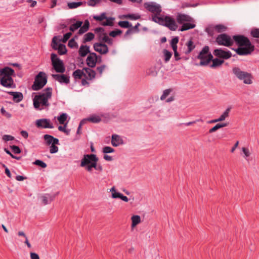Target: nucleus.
I'll use <instances>...</instances> for the list:
<instances>
[{"label":"nucleus","instance_id":"7","mask_svg":"<svg viewBox=\"0 0 259 259\" xmlns=\"http://www.w3.org/2000/svg\"><path fill=\"white\" fill-rule=\"evenodd\" d=\"M51 59L53 67L56 72L63 73L65 72V67L64 63L63 61L57 57L56 54L52 53L51 54Z\"/></svg>","mask_w":259,"mask_h":259},{"label":"nucleus","instance_id":"47","mask_svg":"<svg viewBox=\"0 0 259 259\" xmlns=\"http://www.w3.org/2000/svg\"><path fill=\"white\" fill-rule=\"evenodd\" d=\"M88 120L93 123H98L101 120V119L98 116H93L89 118Z\"/></svg>","mask_w":259,"mask_h":259},{"label":"nucleus","instance_id":"55","mask_svg":"<svg viewBox=\"0 0 259 259\" xmlns=\"http://www.w3.org/2000/svg\"><path fill=\"white\" fill-rule=\"evenodd\" d=\"M1 112L4 116H5L7 118H10L12 117V115L10 113L7 112L4 107H2L1 109Z\"/></svg>","mask_w":259,"mask_h":259},{"label":"nucleus","instance_id":"43","mask_svg":"<svg viewBox=\"0 0 259 259\" xmlns=\"http://www.w3.org/2000/svg\"><path fill=\"white\" fill-rule=\"evenodd\" d=\"M67 115L66 113H62L59 116H58L57 119L61 124H63L67 120Z\"/></svg>","mask_w":259,"mask_h":259},{"label":"nucleus","instance_id":"18","mask_svg":"<svg viewBox=\"0 0 259 259\" xmlns=\"http://www.w3.org/2000/svg\"><path fill=\"white\" fill-rule=\"evenodd\" d=\"M58 194V193L54 195H50L49 194H47L45 195H43L41 197L42 203L44 205H47L50 203L51 201H52L56 196V195Z\"/></svg>","mask_w":259,"mask_h":259},{"label":"nucleus","instance_id":"61","mask_svg":"<svg viewBox=\"0 0 259 259\" xmlns=\"http://www.w3.org/2000/svg\"><path fill=\"white\" fill-rule=\"evenodd\" d=\"M71 35H72V33L71 32H67V33H66V34H65L64 35L62 41L63 42H66L68 40V39L70 37Z\"/></svg>","mask_w":259,"mask_h":259},{"label":"nucleus","instance_id":"4","mask_svg":"<svg viewBox=\"0 0 259 259\" xmlns=\"http://www.w3.org/2000/svg\"><path fill=\"white\" fill-rule=\"evenodd\" d=\"M232 71L239 80H243L244 83L247 84L252 83V76L251 73L243 71L238 67H234Z\"/></svg>","mask_w":259,"mask_h":259},{"label":"nucleus","instance_id":"23","mask_svg":"<svg viewBox=\"0 0 259 259\" xmlns=\"http://www.w3.org/2000/svg\"><path fill=\"white\" fill-rule=\"evenodd\" d=\"M78 53L81 57H85L88 53H91L90 47L86 45H81L79 49Z\"/></svg>","mask_w":259,"mask_h":259},{"label":"nucleus","instance_id":"14","mask_svg":"<svg viewBox=\"0 0 259 259\" xmlns=\"http://www.w3.org/2000/svg\"><path fill=\"white\" fill-rule=\"evenodd\" d=\"M98 57L95 53H91L87 58V64L90 68H94L96 66L97 62Z\"/></svg>","mask_w":259,"mask_h":259},{"label":"nucleus","instance_id":"26","mask_svg":"<svg viewBox=\"0 0 259 259\" xmlns=\"http://www.w3.org/2000/svg\"><path fill=\"white\" fill-rule=\"evenodd\" d=\"M84 70L77 69L73 72L72 75L75 79H81L82 76H86Z\"/></svg>","mask_w":259,"mask_h":259},{"label":"nucleus","instance_id":"11","mask_svg":"<svg viewBox=\"0 0 259 259\" xmlns=\"http://www.w3.org/2000/svg\"><path fill=\"white\" fill-rule=\"evenodd\" d=\"M0 83L3 87L7 88L14 89L16 88V84L12 77L2 76L1 79Z\"/></svg>","mask_w":259,"mask_h":259},{"label":"nucleus","instance_id":"5","mask_svg":"<svg viewBox=\"0 0 259 259\" xmlns=\"http://www.w3.org/2000/svg\"><path fill=\"white\" fill-rule=\"evenodd\" d=\"M47 82V76L45 72H39L35 76L34 81L32 85L33 91H38L42 89Z\"/></svg>","mask_w":259,"mask_h":259},{"label":"nucleus","instance_id":"6","mask_svg":"<svg viewBox=\"0 0 259 259\" xmlns=\"http://www.w3.org/2000/svg\"><path fill=\"white\" fill-rule=\"evenodd\" d=\"M145 8L149 12L152 13V20L153 21V18L155 16L159 17L161 16L162 8L159 4L155 2H147L144 3Z\"/></svg>","mask_w":259,"mask_h":259},{"label":"nucleus","instance_id":"41","mask_svg":"<svg viewBox=\"0 0 259 259\" xmlns=\"http://www.w3.org/2000/svg\"><path fill=\"white\" fill-rule=\"evenodd\" d=\"M82 3V2L68 3L67 6L69 9H72L79 7Z\"/></svg>","mask_w":259,"mask_h":259},{"label":"nucleus","instance_id":"64","mask_svg":"<svg viewBox=\"0 0 259 259\" xmlns=\"http://www.w3.org/2000/svg\"><path fill=\"white\" fill-rule=\"evenodd\" d=\"M31 259H40L39 255L34 252H30V253Z\"/></svg>","mask_w":259,"mask_h":259},{"label":"nucleus","instance_id":"62","mask_svg":"<svg viewBox=\"0 0 259 259\" xmlns=\"http://www.w3.org/2000/svg\"><path fill=\"white\" fill-rule=\"evenodd\" d=\"M221 128L220 127V124L218 123V124H217L214 126H213L212 128H210L208 132L209 133H212L214 132H215L216 131H217L218 130Z\"/></svg>","mask_w":259,"mask_h":259},{"label":"nucleus","instance_id":"63","mask_svg":"<svg viewBox=\"0 0 259 259\" xmlns=\"http://www.w3.org/2000/svg\"><path fill=\"white\" fill-rule=\"evenodd\" d=\"M179 42V38L178 37H175L173 38L170 41L171 46H176Z\"/></svg>","mask_w":259,"mask_h":259},{"label":"nucleus","instance_id":"35","mask_svg":"<svg viewBox=\"0 0 259 259\" xmlns=\"http://www.w3.org/2000/svg\"><path fill=\"white\" fill-rule=\"evenodd\" d=\"M230 111V108H228L220 116V117L218 118V120L219 121H223L226 119V118H227L229 115V113Z\"/></svg>","mask_w":259,"mask_h":259},{"label":"nucleus","instance_id":"15","mask_svg":"<svg viewBox=\"0 0 259 259\" xmlns=\"http://www.w3.org/2000/svg\"><path fill=\"white\" fill-rule=\"evenodd\" d=\"M52 77L60 83L68 84L70 82L69 76L65 74H52Z\"/></svg>","mask_w":259,"mask_h":259},{"label":"nucleus","instance_id":"10","mask_svg":"<svg viewBox=\"0 0 259 259\" xmlns=\"http://www.w3.org/2000/svg\"><path fill=\"white\" fill-rule=\"evenodd\" d=\"M176 21L177 23L181 25L186 22H194L193 18L190 16L181 13L177 14Z\"/></svg>","mask_w":259,"mask_h":259},{"label":"nucleus","instance_id":"37","mask_svg":"<svg viewBox=\"0 0 259 259\" xmlns=\"http://www.w3.org/2000/svg\"><path fill=\"white\" fill-rule=\"evenodd\" d=\"M106 21L105 22H103L101 23V25L103 26H112L114 25L113 21L114 19L112 17H106Z\"/></svg>","mask_w":259,"mask_h":259},{"label":"nucleus","instance_id":"13","mask_svg":"<svg viewBox=\"0 0 259 259\" xmlns=\"http://www.w3.org/2000/svg\"><path fill=\"white\" fill-rule=\"evenodd\" d=\"M94 49L101 54H106L108 52V48L106 45L102 42H96L94 45Z\"/></svg>","mask_w":259,"mask_h":259},{"label":"nucleus","instance_id":"3","mask_svg":"<svg viewBox=\"0 0 259 259\" xmlns=\"http://www.w3.org/2000/svg\"><path fill=\"white\" fill-rule=\"evenodd\" d=\"M153 22L167 27L171 31H176L178 28L176 20L169 15H161L159 17L155 16Z\"/></svg>","mask_w":259,"mask_h":259},{"label":"nucleus","instance_id":"29","mask_svg":"<svg viewBox=\"0 0 259 259\" xmlns=\"http://www.w3.org/2000/svg\"><path fill=\"white\" fill-rule=\"evenodd\" d=\"M95 37V35L92 32H88L84 35L82 42L86 43L87 42L92 40Z\"/></svg>","mask_w":259,"mask_h":259},{"label":"nucleus","instance_id":"20","mask_svg":"<svg viewBox=\"0 0 259 259\" xmlns=\"http://www.w3.org/2000/svg\"><path fill=\"white\" fill-rule=\"evenodd\" d=\"M111 144L114 147H117L122 144H123V140L117 135H113L112 136Z\"/></svg>","mask_w":259,"mask_h":259},{"label":"nucleus","instance_id":"33","mask_svg":"<svg viewBox=\"0 0 259 259\" xmlns=\"http://www.w3.org/2000/svg\"><path fill=\"white\" fill-rule=\"evenodd\" d=\"M82 21H76V23L72 24L70 26L69 30L72 32H74L75 30L78 29L79 27H80L82 25Z\"/></svg>","mask_w":259,"mask_h":259},{"label":"nucleus","instance_id":"25","mask_svg":"<svg viewBox=\"0 0 259 259\" xmlns=\"http://www.w3.org/2000/svg\"><path fill=\"white\" fill-rule=\"evenodd\" d=\"M83 70H84L85 72V74L88 75L87 78L89 79H93L96 76V72L90 68H83Z\"/></svg>","mask_w":259,"mask_h":259},{"label":"nucleus","instance_id":"28","mask_svg":"<svg viewBox=\"0 0 259 259\" xmlns=\"http://www.w3.org/2000/svg\"><path fill=\"white\" fill-rule=\"evenodd\" d=\"M207 58L206 59L205 61H200V63H199V65L200 66H206L211 61H212V60L214 59H213V56L212 55V54L210 53H208L207 54Z\"/></svg>","mask_w":259,"mask_h":259},{"label":"nucleus","instance_id":"16","mask_svg":"<svg viewBox=\"0 0 259 259\" xmlns=\"http://www.w3.org/2000/svg\"><path fill=\"white\" fill-rule=\"evenodd\" d=\"M209 48L206 46L203 48L197 56V58L200 60V61H205L207 58V54L209 53Z\"/></svg>","mask_w":259,"mask_h":259},{"label":"nucleus","instance_id":"54","mask_svg":"<svg viewBox=\"0 0 259 259\" xmlns=\"http://www.w3.org/2000/svg\"><path fill=\"white\" fill-rule=\"evenodd\" d=\"M66 124L67 123H66L63 126H59L58 127V130L61 131V132H64V133H65L67 135H68L70 133V130H66Z\"/></svg>","mask_w":259,"mask_h":259},{"label":"nucleus","instance_id":"31","mask_svg":"<svg viewBox=\"0 0 259 259\" xmlns=\"http://www.w3.org/2000/svg\"><path fill=\"white\" fill-rule=\"evenodd\" d=\"M132 227H135L136 226H137L138 224L140 223L141 222V218L139 215H133L132 218Z\"/></svg>","mask_w":259,"mask_h":259},{"label":"nucleus","instance_id":"19","mask_svg":"<svg viewBox=\"0 0 259 259\" xmlns=\"http://www.w3.org/2000/svg\"><path fill=\"white\" fill-rule=\"evenodd\" d=\"M8 94L13 97L14 101L17 103L20 102L23 99V94L21 92H9Z\"/></svg>","mask_w":259,"mask_h":259},{"label":"nucleus","instance_id":"9","mask_svg":"<svg viewBox=\"0 0 259 259\" xmlns=\"http://www.w3.org/2000/svg\"><path fill=\"white\" fill-rule=\"evenodd\" d=\"M213 54L215 56L223 60H227L232 56L230 51L225 50L221 48L215 49L213 52Z\"/></svg>","mask_w":259,"mask_h":259},{"label":"nucleus","instance_id":"56","mask_svg":"<svg viewBox=\"0 0 259 259\" xmlns=\"http://www.w3.org/2000/svg\"><path fill=\"white\" fill-rule=\"evenodd\" d=\"M114 151V149L109 146H106L103 149V152L104 153H110L113 152Z\"/></svg>","mask_w":259,"mask_h":259},{"label":"nucleus","instance_id":"42","mask_svg":"<svg viewBox=\"0 0 259 259\" xmlns=\"http://www.w3.org/2000/svg\"><path fill=\"white\" fill-rule=\"evenodd\" d=\"M250 35L255 38H259V28H253L250 30Z\"/></svg>","mask_w":259,"mask_h":259},{"label":"nucleus","instance_id":"22","mask_svg":"<svg viewBox=\"0 0 259 259\" xmlns=\"http://www.w3.org/2000/svg\"><path fill=\"white\" fill-rule=\"evenodd\" d=\"M196 25L194 22H186L182 24V26L179 29L180 31H184L195 28Z\"/></svg>","mask_w":259,"mask_h":259},{"label":"nucleus","instance_id":"32","mask_svg":"<svg viewBox=\"0 0 259 259\" xmlns=\"http://www.w3.org/2000/svg\"><path fill=\"white\" fill-rule=\"evenodd\" d=\"M186 45L187 46V50L185 52L186 54H188L190 53L192 51V50H194V48H195V46L194 45V42L192 40H189L187 42Z\"/></svg>","mask_w":259,"mask_h":259},{"label":"nucleus","instance_id":"21","mask_svg":"<svg viewBox=\"0 0 259 259\" xmlns=\"http://www.w3.org/2000/svg\"><path fill=\"white\" fill-rule=\"evenodd\" d=\"M48 145L59 144V140L49 135H45L44 137Z\"/></svg>","mask_w":259,"mask_h":259},{"label":"nucleus","instance_id":"34","mask_svg":"<svg viewBox=\"0 0 259 259\" xmlns=\"http://www.w3.org/2000/svg\"><path fill=\"white\" fill-rule=\"evenodd\" d=\"M123 17L125 19H129L132 20H136L140 19L141 16L139 14H127L124 15Z\"/></svg>","mask_w":259,"mask_h":259},{"label":"nucleus","instance_id":"52","mask_svg":"<svg viewBox=\"0 0 259 259\" xmlns=\"http://www.w3.org/2000/svg\"><path fill=\"white\" fill-rule=\"evenodd\" d=\"M214 29L213 28V26H209L205 29V31L208 33V34L210 36H212L214 34Z\"/></svg>","mask_w":259,"mask_h":259},{"label":"nucleus","instance_id":"24","mask_svg":"<svg viewBox=\"0 0 259 259\" xmlns=\"http://www.w3.org/2000/svg\"><path fill=\"white\" fill-rule=\"evenodd\" d=\"M90 22L88 20H85L83 26H81L80 29L78 30V34L79 35L82 34L83 33L88 31L89 29Z\"/></svg>","mask_w":259,"mask_h":259},{"label":"nucleus","instance_id":"51","mask_svg":"<svg viewBox=\"0 0 259 259\" xmlns=\"http://www.w3.org/2000/svg\"><path fill=\"white\" fill-rule=\"evenodd\" d=\"M94 19L97 21H101L104 19H106V14L105 13H102L99 16H94Z\"/></svg>","mask_w":259,"mask_h":259},{"label":"nucleus","instance_id":"44","mask_svg":"<svg viewBox=\"0 0 259 259\" xmlns=\"http://www.w3.org/2000/svg\"><path fill=\"white\" fill-rule=\"evenodd\" d=\"M103 37L101 39L102 41L106 42L107 44L112 45L113 44V39L109 38L106 33H103Z\"/></svg>","mask_w":259,"mask_h":259},{"label":"nucleus","instance_id":"50","mask_svg":"<svg viewBox=\"0 0 259 259\" xmlns=\"http://www.w3.org/2000/svg\"><path fill=\"white\" fill-rule=\"evenodd\" d=\"M68 46L70 48H77L78 47L77 43L75 41L74 38H72L69 41Z\"/></svg>","mask_w":259,"mask_h":259},{"label":"nucleus","instance_id":"27","mask_svg":"<svg viewBox=\"0 0 259 259\" xmlns=\"http://www.w3.org/2000/svg\"><path fill=\"white\" fill-rule=\"evenodd\" d=\"M212 62V63L210 65V67L214 68L222 65L224 63V60L219 59L218 58L214 59Z\"/></svg>","mask_w":259,"mask_h":259},{"label":"nucleus","instance_id":"36","mask_svg":"<svg viewBox=\"0 0 259 259\" xmlns=\"http://www.w3.org/2000/svg\"><path fill=\"white\" fill-rule=\"evenodd\" d=\"M110 191L112 193L111 196H112V198H120V196L122 194L121 193H120L119 192H116L115 188L114 187H112L110 189Z\"/></svg>","mask_w":259,"mask_h":259},{"label":"nucleus","instance_id":"48","mask_svg":"<svg viewBox=\"0 0 259 259\" xmlns=\"http://www.w3.org/2000/svg\"><path fill=\"white\" fill-rule=\"evenodd\" d=\"M172 91L171 89H166L163 91V94L160 97L161 100H164L169 95L170 92Z\"/></svg>","mask_w":259,"mask_h":259},{"label":"nucleus","instance_id":"38","mask_svg":"<svg viewBox=\"0 0 259 259\" xmlns=\"http://www.w3.org/2000/svg\"><path fill=\"white\" fill-rule=\"evenodd\" d=\"M198 5V4H191L187 2H183L181 3V5L180 7L181 9H184L187 8L189 7H196Z\"/></svg>","mask_w":259,"mask_h":259},{"label":"nucleus","instance_id":"46","mask_svg":"<svg viewBox=\"0 0 259 259\" xmlns=\"http://www.w3.org/2000/svg\"><path fill=\"white\" fill-rule=\"evenodd\" d=\"M163 54L164 55L165 62H167L170 60V59L172 56V54L166 49H164L163 50Z\"/></svg>","mask_w":259,"mask_h":259},{"label":"nucleus","instance_id":"12","mask_svg":"<svg viewBox=\"0 0 259 259\" xmlns=\"http://www.w3.org/2000/svg\"><path fill=\"white\" fill-rule=\"evenodd\" d=\"M36 125L38 127H41L45 128H54V126L53 124L50 122V120L46 118L37 120L36 121Z\"/></svg>","mask_w":259,"mask_h":259},{"label":"nucleus","instance_id":"8","mask_svg":"<svg viewBox=\"0 0 259 259\" xmlns=\"http://www.w3.org/2000/svg\"><path fill=\"white\" fill-rule=\"evenodd\" d=\"M98 158L95 154H85L81 160L80 166L84 167L88 164H91L92 168H96Z\"/></svg>","mask_w":259,"mask_h":259},{"label":"nucleus","instance_id":"2","mask_svg":"<svg viewBox=\"0 0 259 259\" xmlns=\"http://www.w3.org/2000/svg\"><path fill=\"white\" fill-rule=\"evenodd\" d=\"M52 95V89L51 88H47L42 92L38 93L33 99L34 107L35 109H39L40 105L48 107L50 106L48 100L51 98Z\"/></svg>","mask_w":259,"mask_h":259},{"label":"nucleus","instance_id":"57","mask_svg":"<svg viewBox=\"0 0 259 259\" xmlns=\"http://www.w3.org/2000/svg\"><path fill=\"white\" fill-rule=\"evenodd\" d=\"M11 148L13 152L15 154H19L21 152V149L17 146L13 145L12 146H11Z\"/></svg>","mask_w":259,"mask_h":259},{"label":"nucleus","instance_id":"17","mask_svg":"<svg viewBox=\"0 0 259 259\" xmlns=\"http://www.w3.org/2000/svg\"><path fill=\"white\" fill-rule=\"evenodd\" d=\"M14 73V70L9 67H5L4 68L0 69V75L2 76H9L12 77V75Z\"/></svg>","mask_w":259,"mask_h":259},{"label":"nucleus","instance_id":"30","mask_svg":"<svg viewBox=\"0 0 259 259\" xmlns=\"http://www.w3.org/2000/svg\"><path fill=\"white\" fill-rule=\"evenodd\" d=\"M214 30L218 33H221L227 30V27L223 24H218L213 26Z\"/></svg>","mask_w":259,"mask_h":259},{"label":"nucleus","instance_id":"40","mask_svg":"<svg viewBox=\"0 0 259 259\" xmlns=\"http://www.w3.org/2000/svg\"><path fill=\"white\" fill-rule=\"evenodd\" d=\"M118 25L122 28H127L132 27V24L127 21H120L118 23Z\"/></svg>","mask_w":259,"mask_h":259},{"label":"nucleus","instance_id":"45","mask_svg":"<svg viewBox=\"0 0 259 259\" xmlns=\"http://www.w3.org/2000/svg\"><path fill=\"white\" fill-rule=\"evenodd\" d=\"M242 151L243 153L244 154L243 157L246 159H247V158L249 157L251 155L250 150L248 148L242 147Z\"/></svg>","mask_w":259,"mask_h":259},{"label":"nucleus","instance_id":"59","mask_svg":"<svg viewBox=\"0 0 259 259\" xmlns=\"http://www.w3.org/2000/svg\"><path fill=\"white\" fill-rule=\"evenodd\" d=\"M100 0H89L88 2V5L89 6L94 7L96 4L99 3Z\"/></svg>","mask_w":259,"mask_h":259},{"label":"nucleus","instance_id":"49","mask_svg":"<svg viewBox=\"0 0 259 259\" xmlns=\"http://www.w3.org/2000/svg\"><path fill=\"white\" fill-rule=\"evenodd\" d=\"M122 31L119 29H116L115 30L112 31L109 33V35L113 37H115L118 35H120L122 33Z\"/></svg>","mask_w":259,"mask_h":259},{"label":"nucleus","instance_id":"58","mask_svg":"<svg viewBox=\"0 0 259 259\" xmlns=\"http://www.w3.org/2000/svg\"><path fill=\"white\" fill-rule=\"evenodd\" d=\"M56 144H52L50 146V152L51 153H55L58 151V147L55 145Z\"/></svg>","mask_w":259,"mask_h":259},{"label":"nucleus","instance_id":"39","mask_svg":"<svg viewBox=\"0 0 259 259\" xmlns=\"http://www.w3.org/2000/svg\"><path fill=\"white\" fill-rule=\"evenodd\" d=\"M58 53L61 55H64L66 53L67 49L64 45L59 44L57 48Z\"/></svg>","mask_w":259,"mask_h":259},{"label":"nucleus","instance_id":"1","mask_svg":"<svg viewBox=\"0 0 259 259\" xmlns=\"http://www.w3.org/2000/svg\"><path fill=\"white\" fill-rule=\"evenodd\" d=\"M235 42L238 48L234 49L240 56L250 55L255 50L254 46L252 44L249 38L243 35H235L232 38L226 33H222L218 35L215 42L220 46L230 47Z\"/></svg>","mask_w":259,"mask_h":259},{"label":"nucleus","instance_id":"60","mask_svg":"<svg viewBox=\"0 0 259 259\" xmlns=\"http://www.w3.org/2000/svg\"><path fill=\"white\" fill-rule=\"evenodd\" d=\"M57 45L58 43L57 42V36H54L52 39V47L53 49L56 50L58 48Z\"/></svg>","mask_w":259,"mask_h":259},{"label":"nucleus","instance_id":"53","mask_svg":"<svg viewBox=\"0 0 259 259\" xmlns=\"http://www.w3.org/2000/svg\"><path fill=\"white\" fill-rule=\"evenodd\" d=\"M33 163L35 165H38V166L41 167L42 168H45L47 167V164L44 162H43L42 161L40 160H35L33 162Z\"/></svg>","mask_w":259,"mask_h":259}]
</instances>
